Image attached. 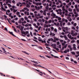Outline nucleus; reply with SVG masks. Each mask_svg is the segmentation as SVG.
Instances as JSON below:
<instances>
[{
    "label": "nucleus",
    "mask_w": 79,
    "mask_h": 79,
    "mask_svg": "<svg viewBox=\"0 0 79 79\" xmlns=\"http://www.w3.org/2000/svg\"><path fill=\"white\" fill-rule=\"evenodd\" d=\"M9 34H11V35H13V36H14V37H16V35H14L13 34V32H10V31H9Z\"/></svg>",
    "instance_id": "obj_1"
},
{
    "label": "nucleus",
    "mask_w": 79,
    "mask_h": 79,
    "mask_svg": "<svg viewBox=\"0 0 79 79\" xmlns=\"http://www.w3.org/2000/svg\"><path fill=\"white\" fill-rule=\"evenodd\" d=\"M36 71H38V72H39V73H41V74H44V75H46V74L44 73H43L42 72H40V71L37 69H36Z\"/></svg>",
    "instance_id": "obj_2"
},
{
    "label": "nucleus",
    "mask_w": 79,
    "mask_h": 79,
    "mask_svg": "<svg viewBox=\"0 0 79 79\" xmlns=\"http://www.w3.org/2000/svg\"><path fill=\"white\" fill-rule=\"evenodd\" d=\"M67 19H68V20H69V21H70V22H71V21H72V19H71V18H70L69 17H67Z\"/></svg>",
    "instance_id": "obj_3"
},
{
    "label": "nucleus",
    "mask_w": 79,
    "mask_h": 79,
    "mask_svg": "<svg viewBox=\"0 0 79 79\" xmlns=\"http://www.w3.org/2000/svg\"><path fill=\"white\" fill-rule=\"evenodd\" d=\"M64 29L67 31H69V29H68V27H64Z\"/></svg>",
    "instance_id": "obj_4"
},
{
    "label": "nucleus",
    "mask_w": 79,
    "mask_h": 79,
    "mask_svg": "<svg viewBox=\"0 0 79 79\" xmlns=\"http://www.w3.org/2000/svg\"><path fill=\"white\" fill-rule=\"evenodd\" d=\"M53 40V39L52 38L48 39V42H50L51 41H52V42Z\"/></svg>",
    "instance_id": "obj_5"
},
{
    "label": "nucleus",
    "mask_w": 79,
    "mask_h": 79,
    "mask_svg": "<svg viewBox=\"0 0 79 79\" xmlns=\"http://www.w3.org/2000/svg\"><path fill=\"white\" fill-rule=\"evenodd\" d=\"M73 49H74L75 50H76V44H73Z\"/></svg>",
    "instance_id": "obj_6"
},
{
    "label": "nucleus",
    "mask_w": 79,
    "mask_h": 79,
    "mask_svg": "<svg viewBox=\"0 0 79 79\" xmlns=\"http://www.w3.org/2000/svg\"><path fill=\"white\" fill-rule=\"evenodd\" d=\"M26 7H27V8H30V5H29L28 3L27 4V5H26Z\"/></svg>",
    "instance_id": "obj_7"
},
{
    "label": "nucleus",
    "mask_w": 79,
    "mask_h": 79,
    "mask_svg": "<svg viewBox=\"0 0 79 79\" xmlns=\"http://www.w3.org/2000/svg\"><path fill=\"white\" fill-rule=\"evenodd\" d=\"M7 19L8 23H9V24H11V21H10V20H9V19L8 18Z\"/></svg>",
    "instance_id": "obj_8"
},
{
    "label": "nucleus",
    "mask_w": 79,
    "mask_h": 79,
    "mask_svg": "<svg viewBox=\"0 0 79 79\" xmlns=\"http://www.w3.org/2000/svg\"><path fill=\"white\" fill-rule=\"evenodd\" d=\"M21 33L22 34H24V35H26V32L25 31H22L21 32Z\"/></svg>",
    "instance_id": "obj_9"
},
{
    "label": "nucleus",
    "mask_w": 79,
    "mask_h": 79,
    "mask_svg": "<svg viewBox=\"0 0 79 79\" xmlns=\"http://www.w3.org/2000/svg\"><path fill=\"white\" fill-rule=\"evenodd\" d=\"M22 52H23V53H25L26 54H27V55H29V53H27V52H26V51H22Z\"/></svg>",
    "instance_id": "obj_10"
},
{
    "label": "nucleus",
    "mask_w": 79,
    "mask_h": 79,
    "mask_svg": "<svg viewBox=\"0 0 79 79\" xmlns=\"http://www.w3.org/2000/svg\"><path fill=\"white\" fill-rule=\"evenodd\" d=\"M1 9H2V10H3V11H6V9L4 8H3V7H1Z\"/></svg>",
    "instance_id": "obj_11"
},
{
    "label": "nucleus",
    "mask_w": 79,
    "mask_h": 79,
    "mask_svg": "<svg viewBox=\"0 0 79 79\" xmlns=\"http://www.w3.org/2000/svg\"><path fill=\"white\" fill-rule=\"evenodd\" d=\"M69 11H70V12H72L73 11V10H72V9L69 8Z\"/></svg>",
    "instance_id": "obj_12"
},
{
    "label": "nucleus",
    "mask_w": 79,
    "mask_h": 79,
    "mask_svg": "<svg viewBox=\"0 0 79 79\" xmlns=\"http://www.w3.org/2000/svg\"><path fill=\"white\" fill-rule=\"evenodd\" d=\"M51 46H52V47H56V44H52L51 45Z\"/></svg>",
    "instance_id": "obj_13"
},
{
    "label": "nucleus",
    "mask_w": 79,
    "mask_h": 79,
    "mask_svg": "<svg viewBox=\"0 0 79 79\" xmlns=\"http://www.w3.org/2000/svg\"><path fill=\"white\" fill-rule=\"evenodd\" d=\"M64 38H65V40H68V38H67V37H66V35H64Z\"/></svg>",
    "instance_id": "obj_14"
},
{
    "label": "nucleus",
    "mask_w": 79,
    "mask_h": 79,
    "mask_svg": "<svg viewBox=\"0 0 79 79\" xmlns=\"http://www.w3.org/2000/svg\"><path fill=\"white\" fill-rule=\"evenodd\" d=\"M18 11V10H16L15 9H13V12L14 13H16V11Z\"/></svg>",
    "instance_id": "obj_15"
},
{
    "label": "nucleus",
    "mask_w": 79,
    "mask_h": 79,
    "mask_svg": "<svg viewBox=\"0 0 79 79\" xmlns=\"http://www.w3.org/2000/svg\"><path fill=\"white\" fill-rule=\"evenodd\" d=\"M71 53H72V55H76V53H75L74 52H71Z\"/></svg>",
    "instance_id": "obj_16"
},
{
    "label": "nucleus",
    "mask_w": 79,
    "mask_h": 79,
    "mask_svg": "<svg viewBox=\"0 0 79 79\" xmlns=\"http://www.w3.org/2000/svg\"><path fill=\"white\" fill-rule=\"evenodd\" d=\"M74 35L75 36H76V35H77V32L75 33V34H74ZM72 36H74V35H73Z\"/></svg>",
    "instance_id": "obj_17"
},
{
    "label": "nucleus",
    "mask_w": 79,
    "mask_h": 79,
    "mask_svg": "<svg viewBox=\"0 0 79 79\" xmlns=\"http://www.w3.org/2000/svg\"><path fill=\"white\" fill-rule=\"evenodd\" d=\"M6 1H7L9 3H11V0H6Z\"/></svg>",
    "instance_id": "obj_18"
},
{
    "label": "nucleus",
    "mask_w": 79,
    "mask_h": 79,
    "mask_svg": "<svg viewBox=\"0 0 79 79\" xmlns=\"http://www.w3.org/2000/svg\"><path fill=\"white\" fill-rule=\"evenodd\" d=\"M20 13L19 12H17L16 13L17 15V16L19 15Z\"/></svg>",
    "instance_id": "obj_19"
},
{
    "label": "nucleus",
    "mask_w": 79,
    "mask_h": 79,
    "mask_svg": "<svg viewBox=\"0 0 79 79\" xmlns=\"http://www.w3.org/2000/svg\"><path fill=\"white\" fill-rule=\"evenodd\" d=\"M37 66H39V67H41V68H44L45 69V68L44 67H42L41 66V65H37Z\"/></svg>",
    "instance_id": "obj_20"
},
{
    "label": "nucleus",
    "mask_w": 79,
    "mask_h": 79,
    "mask_svg": "<svg viewBox=\"0 0 79 79\" xmlns=\"http://www.w3.org/2000/svg\"><path fill=\"white\" fill-rule=\"evenodd\" d=\"M18 23H19V24H21V19H20L19 21L18 22Z\"/></svg>",
    "instance_id": "obj_21"
},
{
    "label": "nucleus",
    "mask_w": 79,
    "mask_h": 79,
    "mask_svg": "<svg viewBox=\"0 0 79 79\" xmlns=\"http://www.w3.org/2000/svg\"><path fill=\"white\" fill-rule=\"evenodd\" d=\"M45 77V78H46V79H50V76H49V77Z\"/></svg>",
    "instance_id": "obj_22"
},
{
    "label": "nucleus",
    "mask_w": 79,
    "mask_h": 79,
    "mask_svg": "<svg viewBox=\"0 0 79 79\" xmlns=\"http://www.w3.org/2000/svg\"><path fill=\"white\" fill-rule=\"evenodd\" d=\"M11 22L13 23H15V21L13 19H12V20H11Z\"/></svg>",
    "instance_id": "obj_23"
},
{
    "label": "nucleus",
    "mask_w": 79,
    "mask_h": 79,
    "mask_svg": "<svg viewBox=\"0 0 79 79\" xmlns=\"http://www.w3.org/2000/svg\"><path fill=\"white\" fill-rule=\"evenodd\" d=\"M11 15H12V13H10L9 15V17H10L11 16H12Z\"/></svg>",
    "instance_id": "obj_24"
},
{
    "label": "nucleus",
    "mask_w": 79,
    "mask_h": 79,
    "mask_svg": "<svg viewBox=\"0 0 79 79\" xmlns=\"http://www.w3.org/2000/svg\"><path fill=\"white\" fill-rule=\"evenodd\" d=\"M67 52V50H65V51H64V53H66Z\"/></svg>",
    "instance_id": "obj_25"
},
{
    "label": "nucleus",
    "mask_w": 79,
    "mask_h": 79,
    "mask_svg": "<svg viewBox=\"0 0 79 79\" xmlns=\"http://www.w3.org/2000/svg\"><path fill=\"white\" fill-rule=\"evenodd\" d=\"M24 19H25V20H27V19H28V18H27L26 16L24 17Z\"/></svg>",
    "instance_id": "obj_26"
},
{
    "label": "nucleus",
    "mask_w": 79,
    "mask_h": 79,
    "mask_svg": "<svg viewBox=\"0 0 79 79\" xmlns=\"http://www.w3.org/2000/svg\"><path fill=\"white\" fill-rule=\"evenodd\" d=\"M14 31H15V32H17V31L15 29V28H14Z\"/></svg>",
    "instance_id": "obj_27"
},
{
    "label": "nucleus",
    "mask_w": 79,
    "mask_h": 79,
    "mask_svg": "<svg viewBox=\"0 0 79 79\" xmlns=\"http://www.w3.org/2000/svg\"><path fill=\"white\" fill-rule=\"evenodd\" d=\"M28 18H30V19H31V20H32V18H31V15H29L28 16Z\"/></svg>",
    "instance_id": "obj_28"
},
{
    "label": "nucleus",
    "mask_w": 79,
    "mask_h": 79,
    "mask_svg": "<svg viewBox=\"0 0 79 79\" xmlns=\"http://www.w3.org/2000/svg\"><path fill=\"white\" fill-rule=\"evenodd\" d=\"M39 48L41 50H43V48L41 47H39Z\"/></svg>",
    "instance_id": "obj_29"
},
{
    "label": "nucleus",
    "mask_w": 79,
    "mask_h": 79,
    "mask_svg": "<svg viewBox=\"0 0 79 79\" xmlns=\"http://www.w3.org/2000/svg\"><path fill=\"white\" fill-rule=\"evenodd\" d=\"M4 52H3V53H5V54H6V51H5V50L4 49L3 51Z\"/></svg>",
    "instance_id": "obj_30"
},
{
    "label": "nucleus",
    "mask_w": 79,
    "mask_h": 79,
    "mask_svg": "<svg viewBox=\"0 0 79 79\" xmlns=\"http://www.w3.org/2000/svg\"><path fill=\"white\" fill-rule=\"evenodd\" d=\"M67 46H68V44H66L64 46V48H66L67 47Z\"/></svg>",
    "instance_id": "obj_31"
},
{
    "label": "nucleus",
    "mask_w": 79,
    "mask_h": 79,
    "mask_svg": "<svg viewBox=\"0 0 79 79\" xmlns=\"http://www.w3.org/2000/svg\"><path fill=\"white\" fill-rule=\"evenodd\" d=\"M55 6H56V5H53L52 6V8H53V7H55Z\"/></svg>",
    "instance_id": "obj_32"
},
{
    "label": "nucleus",
    "mask_w": 79,
    "mask_h": 79,
    "mask_svg": "<svg viewBox=\"0 0 79 79\" xmlns=\"http://www.w3.org/2000/svg\"><path fill=\"white\" fill-rule=\"evenodd\" d=\"M72 29L73 30H76V28H75V27H72Z\"/></svg>",
    "instance_id": "obj_33"
},
{
    "label": "nucleus",
    "mask_w": 79,
    "mask_h": 79,
    "mask_svg": "<svg viewBox=\"0 0 79 79\" xmlns=\"http://www.w3.org/2000/svg\"><path fill=\"white\" fill-rule=\"evenodd\" d=\"M33 41H34L35 42H38V41L37 40L33 39Z\"/></svg>",
    "instance_id": "obj_34"
},
{
    "label": "nucleus",
    "mask_w": 79,
    "mask_h": 79,
    "mask_svg": "<svg viewBox=\"0 0 79 79\" xmlns=\"http://www.w3.org/2000/svg\"><path fill=\"white\" fill-rule=\"evenodd\" d=\"M41 27H40L38 29V31H40V28H41Z\"/></svg>",
    "instance_id": "obj_35"
},
{
    "label": "nucleus",
    "mask_w": 79,
    "mask_h": 79,
    "mask_svg": "<svg viewBox=\"0 0 79 79\" xmlns=\"http://www.w3.org/2000/svg\"><path fill=\"white\" fill-rule=\"evenodd\" d=\"M35 10V9H34V8L31 9V10H32V11H34V10Z\"/></svg>",
    "instance_id": "obj_36"
},
{
    "label": "nucleus",
    "mask_w": 79,
    "mask_h": 79,
    "mask_svg": "<svg viewBox=\"0 0 79 79\" xmlns=\"http://www.w3.org/2000/svg\"><path fill=\"white\" fill-rule=\"evenodd\" d=\"M68 26H70V25H71V23L70 22H68Z\"/></svg>",
    "instance_id": "obj_37"
},
{
    "label": "nucleus",
    "mask_w": 79,
    "mask_h": 79,
    "mask_svg": "<svg viewBox=\"0 0 79 79\" xmlns=\"http://www.w3.org/2000/svg\"><path fill=\"white\" fill-rule=\"evenodd\" d=\"M21 40H22L23 41H24V42H26V40H25L24 39H22Z\"/></svg>",
    "instance_id": "obj_38"
},
{
    "label": "nucleus",
    "mask_w": 79,
    "mask_h": 79,
    "mask_svg": "<svg viewBox=\"0 0 79 79\" xmlns=\"http://www.w3.org/2000/svg\"><path fill=\"white\" fill-rule=\"evenodd\" d=\"M73 42H74V40H72L71 41V43H72V44H73Z\"/></svg>",
    "instance_id": "obj_39"
},
{
    "label": "nucleus",
    "mask_w": 79,
    "mask_h": 79,
    "mask_svg": "<svg viewBox=\"0 0 79 79\" xmlns=\"http://www.w3.org/2000/svg\"><path fill=\"white\" fill-rule=\"evenodd\" d=\"M61 19L60 18H58V20H59V21H61Z\"/></svg>",
    "instance_id": "obj_40"
},
{
    "label": "nucleus",
    "mask_w": 79,
    "mask_h": 79,
    "mask_svg": "<svg viewBox=\"0 0 79 79\" xmlns=\"http://www.w3.org/2000/svg\"><path fill=\"white\" fill-rule=\"evenodd\" d=\"M75 8H76V9H77V5H75Z\"/></svg>",
    "instance_id": "obj_41"
},
{
    "label": "nucleus",
    "mask_w": 79,
    "mask_h": 79,
    "mask_svg": "<svg viewBox=\"0 0 79 79\" xmlns=\"http://www.w3.org/2000/svg\"><path fill=\"white\" fill-rule=\"evenodd\" d=\"M25 33L26 35L27 34H29V32H28V31H26Z\"/></svg>",
    "instance_id": "obj_42"
},
{
    "label": "nucleus",
    "mask_w": 79,
    "mask_h": 79,
    "mask_svg": "<svg viewBox=\"0 0 79 79\" xmlns=\"http://www.w3.org/2000/svg\"><path fill=\"white\" fill-rule=\"evenodd\" d=\"M42 22H43V23H44L45 21V19H42Z\"/></svg>",
    "instance_id": "obj_43"
},
{
    "label": "nucleus",
    "mask_w": 79,
    "mask_h": 79,
    "mask_svg": "<svg viewBox=\"0 0 79 79\" xmlns=\"http://www.w3.org/2000/svg\"><path fill=\"white\" fill-rule=\"evenodd\" d=\"M77 25V24L76 23H75L74 24V26H76Z\"/></svg>",
    "instance_id": "obj_44"
},
{
    "label": "nucleus",
    "mask_w": 79,
    "mask_h": 79,
    "mask_svg": "<svg viewBox=\"0 0 79 79\" xmlns=\"http://www.w3.org/2000/svg\"><path fill=\"white\" fill-rule=\"evenodd\" d=\"M71 34H74V31H73L72 30L71 31Z\"/></svg>",
    "instance_id": "obj_45"
},
{
    "label": "nucleus",
    "mask_w": 79,
    "mask_h": 79,
    "mask_svg": "<svg viewBox=\"0 0 79 79\" xmlns=\"http://www.w3.org/2000/svg\"><path fill=\"white\" fill-rule=\"evenodd\" d=\"M37 16H40V14H38L37 15Z\"/></svg>",
    "instance_id": "obj_46"
},
{
    "label": "nucleus",
    "mask_w": 79,
    "mask_h": 79,
    "mask_svg": "<svg viewBox=\"0 0 79 79\" xmlns=\"http://www.w3.org/2000/svg\"><path fill=\"white\" fill-rule=\"evenodd\" d=\"M34 20L35 21V22H37V19H34Z\"/></svg>",
    "instance_id": "obj_47"
},
{
    "label": "nucleus",
    "mask_w": 79,
    "mask_h": 79,
    "mask_svg": "<svg viewBox=\"0 0 79 79\" xmlns=\"http://www.w3.org/2000/svg\"><path fill=\"white\" fill-rule=\"evenodd\" d=\"M30 35H31V37H32V33L31 31L30 32Z\"/></svg>",
    "instance_id": "obj_48"
},
{
    "label": "nucleus",
    "mask_w": 79,
    "mask_h": 79,
    "mask_svg": "<svg viewBox=\"0 0 79 79\" xmlns=\"http://www.w3.org/2000/svg\"><path fill=\"white\" fill-rule=\"evenodd\" d=\"M30 29H31V30H32V29H33V28L32 27H30Z\"/></svg>",
    "instance_id": "obj_49"
},
{
    "label": "nucleus",
    "mask_w": 79,
    "mask_h": 79,
    "mask_svg": "<svg viewBox=\"0 0 79 79\" xmlns=\"http://www.w3.org/2000/svg\"><path fill=\"white\" fill-rule=\"evenodd\" d=\"M17 6H19V4L18 3L17 4Z\"/></svg>",
    "instance_id": "obj_50"
},
{
    "label": "nucleus",
    "mask_w": 79,
    "mask_h": 79,
    "mask_svg": "<svg viewBox=\"0 0 79 79\" xmlns=\"http://www.w3.org/2000/svg\"><path fill=\"white\" fill-rule=\"evenodd\" d=\"M51 29L52 30H53V29H54V28H53V27H51Z\"/></svg>",
    "instance_id": "obj_51"
},
{
    "label": "nucleus",
    "mask_w": 79,
    "mask_h": 79,
    "mask_svg": "<svg viewBox=\"0 0 79 79\" xmlns=\"http://www.w3.org/2000/svg\"><path fill=\"white\" fill-rule=\"evenodd\" d=\"M65 19H62V21H63V22H64L65 21Z\"/></svg>",
    "instance_id": "obj_52"
},
{
    "label": "nucleus",
    "mask_w": 79,
    "mask_h": 79,
    "mask_svg": "<svg viewBox=\"0 0 79 79\" xmlns=\"http://www.w3.org/2000/svg\"><path fill=\"white\" fill-rule=\"evenodd\" d=\"M68 47L69 48H71V46L70 45H68Z\"/></svg>",
    "instance_id": "obj_53"
},
{
    "label": "nucleus",
    "mask_w": 79,
    "mask_h": 79,
    "mask_svg": "<svg viewBox=\"0 0 79 79\" xmlns=\"http://www.w3.org/2000/svg\"><path fill=\"white\" fill-rule=\"evenodd\" d=\"M56 40H53H53L52 41V42H56Z\"/></svg>",
    "instance_id": "obj_54"
},
{
    "label": "nucleus",
    "mask_w": 79,
    "mask_h": 79,
    "mask_svg": "<svg viewBox=\"0 0 79 79\" xmlns=\"http://www.w3.org/2000/svg\"><path fill=\"white\" fill-rule=\"evenodd\" d=\"M43 5H44V6H46L47 4H46V3H45L44 4L43 3Z\"/></svg>",
    "instance_id": "obj_55"
},
{
    "label": "nucleus",
    "mask_w": 79,
    "mask_h": 79,
    "mask_svg": "<svg viewBox=\"0 0 79 79\" xmlns=\"http://www.w3.org/2000/svg\"><path fill=\"white\" fill-rule=\"evenodd\" d=\"M78 56H79L78 54V55H75V57H76V58H77V57H78Z\"/></svg>",
    "instance_id": "obj_56"
},
{
    "label": "nucleus",
    "mask_w": 79,
    "mask_h": 79,
    "mask_svg": "<svg viewBox=\"0 0 79 79\" xmlns=\"http://www.w3.org/2000/svg\"><path fill=\"white\" fill-rule=\"evenodd\" d=\"M27 8V7H25L23 8L24 10H26Z\"/></svg>",
    "instance_id": "obj_57"
},
{
    "label": "nucleus",
    "mask_w": 79,
    "mask_h": 79,
    "mask_svg": "<svg viewBox=\"0 0 79 79\" xmlns=\"http://www.w3.org/2000/svg\"><path fill=\"white\" fill-rule=\"evenodd\" d=\"M66 60H69V57H66Z\"/></svg>",
    "instance_id": "obj_58"
},
{
    "label": "nucleus",
    "mask_w": 79,
    "mask_h": 79,
    "mask_svg": "<svg viewBox=\"0 0 79 79\" xmlns=\"http://www.w3.org/2000/svg\"><path fill=\"white\" fill-rule=\"evenodd\" d=\"M65 23H68V20L66 19L65 20Z\"/></svg>",
    "instance_id": "obj_59"
},
{
    "label": "nucleus",
    "mask_w": 79,
    "mask_h": 79,
    "mask_svg": "<svg viewBox=\"0 0 79 79\" xmlns=\"http://www.w3.org/2000/svg\"><path fill=\"white\" fill-rule=\"evenodd\" d=\"M39 22H42V19H39Z\"/></svg>",
    "instance_id": "obj_60"
},
{
    "label": "nucleus",
    "mask_w": 79,
    "mask_h": 79,
    "mask_svg": "<svg viewBox=\"0 0 79 79\" xmlns=\"http://www.w3.org/2000/svg\"><path fill=\"white\" fill-rule=\"evenodd\" d=\"M21 21H24V18H21Z\"/></svg>",
    "instance_id": "obj_61"
},
{
    "label": "nucleus",
    "mask_w": 79,
    "mask_h": 79,
    "mask_svg": "<svg viewBox=\"0 0 79 79\" xmlns=\"http://www.w3.org/2000/svg\"><path fill=\"white\" fill-rule=\"evenodd\" d=\"M16 27L17 28H19V29H20V27L19 26H17Z\"/></svg>",
    "instance_id": "obj_62"
},
{
    "label": "nucleus",
    "mask_w": 79,
    "mask_h": 79,
    "mask_svg": "<svg viewBox=\"0 0 79 79\" xmlns=\"http://www.w3.org/2000/svg\"><path fill=\"white\" fill-rule=\"evenodd\" d=\"M77 9V12H79V10L78 9V8H77V9Z\"/></svg>",
    "instance_id": "obj_63"
},
{
    "label": "nucleus",
    "mask_w": 79,
    "mask_h": 79,
    "mask_svg": "<svg viewBox=\"0 0 79 79\" xmlns=\"http://www.w3.org/2000/svg\"><path fill=\"white\" fill-rule=\"evenodd\" d=\"M77 44H79V40H77Z\"/></svg>",
    "instance_id": "obj_64"
}]
</instances>
